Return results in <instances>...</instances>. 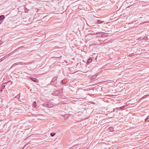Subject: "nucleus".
<instances>
[{
	"mask_svg": "<svg viewBox=\"0 0 149 149\" xmlns=\"http://www.w3.org/2000/svg\"><path fill=\"white\" fill-rule=\"evenodd\" d=\"M30 79L31 80H32V81H34V82H37V80L36 79V78H33V77H30Z\"/></svg>",
	"mask_w": 149,
	"mask_h": 149,
	"instance_id": "nucleus-4",
	"label": "nucleus"
},
{
	"mask_svg": "<svg viewBox=\"0 0 149 149\" xmlns=\"http://www.w3.org/2000/svg\"><path fill=\"white\" fill-rule=\"evenodd\" d=\"M133 55V54H130L129 55V56H132L133 55Z\"/></svg>",
	"mask_w": 149,
	"mask_h": 149,
	"instance_id": "nucleus-18",
	"label": "nucleus"
},
{
	"mask_svg": "<svg viewBox=\"0 0 149 149\" xmlns=\"http://www.w3.org/2000/svg\"><path fill=\"white\" fill-rule=\"evenodd\" d=\"M33 106L34 107H36V103L35 102H34L33 103Z\"/></svg>",
	"mask_w": 149,
	"mask_h": 149,
	"instance_id": "nucleus-14",
	"label": "nucleus"
},
{
	"mask_svg": "<svg viewBox=\"0 0 149 149\" xmlns=\"http://www.w3.org/2000/svg\"><path fill=\"white\" fill-rule=\"evenodd\" d=\"M111 96H113V95H111Z\"/></svg>",
	"mask_w": 149,
	"mask_h": 149,
	"instance_id": "nucleus-23",
	"label": "nucleus"
},
{
	"mask_svg": "<svg viewBox=\"0 0 149 149\" xmlns=\"http://www.w3.org/2000/svg\"><path fill=\"white\" fill-rule=\"evenodd\" d=\"M149 23V21H146V22H142L141 23V24H143L145 23Z\"/></svg>",
	"mask_w": 149,
	"mask_h": 149,
	"instance_id": "nucleus-13",
	"label": "nucleus"
},
{
	"mask_svg": "<svg viewBox=\"0 0 149 149\" xmlns=\"http://www.w3.org/2000/svg\"><path fill=\"white\" fill-rule=\"evenodd\" d=\"M20 95L19 94L17 95L15 97L18 98L19 97Z\"/></svg>",
	"mask_w": 149,
	"mask_h": 149,
	"instance_id": "nucleus-15",
	"label": "nucleus"
},
{
	"mask_svg": "<svg viewBox=\"0 0 149 149\" xmlns=\"http://www.w3.org/2000/svg\"><path fill=\"white\" fill-rule=\"evenodd\" d=\"M59 91H56L53 92L52 94L53 95H57L58 96H60L61 94L59 93Z\"/></svg>",
	"mask_w": 149,
	"mask_h": 149,
	"instance_id": "nucleus-2",
	"label": "nucleus"
},
{
	"mask_svg": "<svg viewBox=\"0 0 149 149\" xmlns=\"http://www.w3.org/2000/svg\"><path fill=\"white\" fill-rule=\"evenodd\" d=\"M57 79V77L56 76L54 77L52 79V82H54Z\"/></svg>",
	"mask_w": 149,
	"mask_h": 149,
	"instance_id": "nucleus-3",
	"label": "nucleus"
},
{
	"mask_svg": "<svg viewBox=\"0 0 149 149\" xmlns=\"http://www.w3.org/2000/svg\"><path fill=\"white\" fill-rule=\"evenodd\" d=\"M1 22H0V24H1Z\"/></svg>",
	"mask_w": 149,
	"mask_h": 149,
	"instance_id": "nucleus-21",
	"label": "nucleus"
},
{
	"mask_svg": "<svg viewBox=\"0 0 149 149\" xmlns=\"http://www.w3.org/2000/svg\"><path fill=\"white\" fill-rule=\"evenodd\" d=\"M149 96V95H144L143 97H142L141 98V99L146 97H148V96Z\"/></svg>",
	"mask_w": 149,
	"mask_h": 149,
	"instance_id": "nucleus-11",
	"label": "nucleus"
},
{
	"mask_svg": "<svg viewBox=\"0 0 149 149\" xmlns=\"http://www.w3.org/2000/svg\"><path fill=\"white\" fill-rule=\"evenodd\" d=\"M56 134L55 133H51L50 134V135L51 136L53 137Z\"/></svg>",
	"mask_w": 149,
	"mask_h": 149,
	"instance_id": "nucleus-10",
	"label": "nucleus"
},
{
	"mask_svg": "<svg viewBox=\"0 0 149 149\" xmlns=\"http://www.w3.org/2000/svg\"><path fill=\"white\" fill-rule=\"evenodd\" d=\"M3 42L1 41H0V44H1Z\"/></svg>",
	"mask_w": 149,
	"mask_h": 149,
	"instance_id": "nucleus-19",
	"label": "nucleus"
},
{
	"mask_svg": "<svg viewBox=\"0 0 149 149\" xmlns=\"http://www.w3.org/2000/svg\"><path fill=\"white\" fill-rule=\"evenodd\" d=\"M149 119V116H148L147 118L145 119V120H147L148 119Z\"/></svg>",
	"mask_w": 149,
	"mask_h": 149,
	"instance_id": "nucleus-17",
	"label": "nucleus"
},
{
	"mask_svg": "<svg viewBox=\"0 0 149 149\" xmlns=\"http://www.w3.org/2000/svg\"><path fill=\"white\" fill-rule=\"evenodd\" d=\"M69 116V114H67L66 115H64L63 117H64L65 119L66 120Z\"/></svg>",
	"mask_w": 149,
	"mask_h": 149,
	"instance_id": "nucleus-7",
	"label": "nucleus"
},
{
	"mask_svg": "<svg viewBox=\"0 0 149 149\" xmlns=\"http://www.w3.org/2000/svg\"><path fill=\"white\" fill-rule=\"evenodd\" d=\"M25 147V146H24V148Z\"/></svg>",
	"mask_w": 149,
	"mask_h": 149,
	"instance_id": "nucleus-24",
	"label": "nucleus"
},
{
	"mask_svg": "<svg viewBox=\"0 0 149 149\" xmlns=\"http://www.w3.org/2000/svg\"><path fill=\"white\" fill-rule=\"evenodd\" d=\"M43 106H46L48 108H51L53 106V104L49 102H46L44 104Z\"/></svg>",
	"mask_w": 149,
	"mask_h": 149,
	"instance_id": "nucleus-1",
	"label": "nucleus"
},
{
	"mask_svg": "<svg viewBox=\"0 0 149 149\" xmlns=\"http://www.w3.org/2000/svg\"><path fill=\"white\" fill-rule=\"evenodd\" d=\"M104 22V21H100L99 20H98L97 21V22L98 24H101V23H103Z\"/></svg>",
	"mask_w": 149,
	"mask_h": 149,
	"instance_id": "nucleus-8",
	"label": "nucleus"
},
{
	"mask_svg": "<svg viewBox=\"0 0 149 149\" xmlns=\"http://www.w3.org/2000/svg\"><path fill=\"white\" fill-rule=\"evenodd\" d=\"M110 129H112V127H110Z\"/></svg>",
	"mask_w": 149,
	"mask_h": 149,
	"instance_id": "nucleus-22",
	"label": "nucleus"
},
{
	"mask_svg": "<svg viewBox=\"0 0 149 149\" xmlns=\"http://www.w3.org/2000/svg\"><path fill=\"white\" fill-rule=\"evenodd\" d=\"M5 18V16L3 15H1L0 16V21H1Z\"/></svg>",
	"mask_w": 149,
	"mask_h": 149,
	"instance_id": "nucleus-5",
	"label": "nucleus"
},
{
	"mask_svg": "<svg viewBox=\"0 0 149 149\" xmlns=\"http://www.w3.org/2000/svg\"><path fill=\"white\" fill-rule=\"evenodd\" d=\"M92 59L91 58H89L88 60V63H91L92 61Z\"/></svg>",
	"mask_w": 149,
	"mask_h": 149,
	"instance_id": "nucleus-9",
	"label": "nucleus"
},
{
	"mask_svg": "<svg viewBox=\"0 0 149 149\" xmlns=\"http://www.w3.org/2000/svg\"><path fill=\"white\" fill-rule=\"evenodd\" d=\"M7 83V82H6L5 83V84Z\"/></svg>",
	"mask_w": 149,
	"mask_h": 149,
	"instance_id": "nucleus-25",
	"label": "nucleus"
},
{
	"mask_svg": "<svg viewBox=\"0 0 149 149\" xmlns=\"http://www.w3.org/2000/svg\"><path fill=\"white\" fill-rule=\"evenodd\" d=\"M5 87V86L3 85L2 86L1 89H0V91L1 92H2L3 89H4V88Z\"/></svg>",
	"mask_w": 149,
	"mask_h": 149,
	"instance_id": "nucleus-6",
	"label": "nucleus"
},
{
	"mask_svg": "<svg viewBox=\"0 0 149 149\" xmlns=\"http://www.w3.org/2000/svg\"><path fill=\"white\" fill-rule=\"evenodd\" d=\"M16 65V63H14V64H13L12 65V66L11 67V68L12 67H14V66H15Z\"/></svg>",
	"mask_w": 149,
	"mask_h": 149,
	"instance_id": "nucleus-16",
	"label": "nucleus"
},
{
	"mask_svg": "<svg viewBox=\"0 0 149 149\" xmlns=\"http://www.w3.org/2000/svg\"><path fill=\"white\" fill-rule=\"evenodd\" d=\"M78 93H79V92H78V91H77V93L78 94Z\"/></svg>",
	"mask_w": 149,
	"mask_h": 149,
	"instance_id": "nucleus-20",
	"label": "nucleus"
},
{
	"mask_svg": "<svg viewBox=\"0 0 149 149\" xmlns=\"http://www.w3.org/2000/svg\"><path fill=\"white\" fill-rule=\"evenodd\" d=\"M102 32H96L95 33L93 34L94 35H97V34H98L99 33L100 34V33H101V34H102Z\"/></svg>",
	"mask_w": 149,
	"mask_h": 149,
	"instance_id": "nucleus-12",
	"label": "nucleus"
}]
</instances>
